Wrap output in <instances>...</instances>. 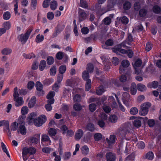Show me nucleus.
Segmentation results:
<instances>
[{"label":"nucleus","mask_w":161,"mask_h":161,"mask_svg":"<svg viewBox=\"0 0 161 161\" xmlns=\"http://www.w3.org/2000/svg\"><path fill=\"white\" fill-rule=\"evenodd\" d=\"M121 65L123 67L127 68L129 65L130 63L128 60H124L121 62Z\"/></svg>","instance_id":"13d9d810"},{"label":"nucleus","mask_w":161,"mask_h":161,"mask_svg":"<svg viewBox=\"0 0 161 161\" xmlns=\"http://www.w3.org/2000/svg\"><path fill=\"white\" fill-rule=\"evenodd\" d=\"M57 6L58 4L57 1L53 0L51 2L50 7L52 10H54L56 9Z\"/></svg>","instance_id":"cd10ccee"},{"label":"nucleus","mask_w":161,"mask_h":161,"mask_svg":"<svg viewBox=\"0 0 161 161\" xmlns=\"http://www.w3.org/2000/svg\"><path fill=\"white\" fill-rule=\"evenodd\" d=\"M1 146L3 151L6 153L8 157L10 158V155L9 154L5 144L3 142H2L1 143Z\"/></svg>","instance_id":"b1692460"},{"label":"nucleus","mask_w":161,"mask_h":161,"mask_svg":"<svg viewBox=\"0 0 161 161\" xmlns=\"http://www.w3.org/2000/svg\"><path fill=\"white\" fill-rule=\"evenodd\" d=\"M50 0H44L43 2L42 6L44 8H47L49 6Z\"/></svg>","instance_id":"338daca9"},{"label":"nucleus","mask_w":161,"mask_h":161,"mask_svg":"<svg viewBox=\"0 0 161 161\" xmlns=\"http://www.w3.org/2000/svg\"><path fill=\"white\" fill-rule=\"evenodd\" d=\"M87 129L91 132H93L95 130L94 125L91 123L88 124L86 126Z\"/></svg>","instance_id":"e433bc0d"},{"label":"nucleus","mask_w":161,"mask_h":161,"mask_svg":"<svg viewBox=\"0 0 161 161\" xmlns=\"http://www.w3.org/2000/svg\"><path fill=\"white\" fill-rule=\"evenodd\" d=\"M47 61L48 64L51 65L54 62V59L53 57L49 56L47 58Z\"/></svg>","instance_id":"4d7b16f0"},{"label":"nucleus","mask_w":161,"mask_h":161,"mask_svg":"<svg viewBox=\"0 0 161 161\" xmlns=\"http://www.w3.org/2000/svg\"><path fill=\"white\" fill-rule=\"evenodd\" d=\"M36 114L32 113L27 118V119L29 122H32V121L34 122V120L37 118Z\"/></svg>","instance_id":"a211bd4d"},{"label":"nucleus","mask_w":161,"mask_h":161,"mask_svg":"<svg viewBox=\"0 0 161 161\" xmlns=\"http://www.w3.org/2000/svg\"><path fill=\"white\" fill-rule=\"evenodd\" d=\"M116 158L115 154L113 153L108 152L106 154L107 161H115Z\"/></svg>","instance_id":"423d86ee"},{"label":"nucleus","mask_w":161,"mask_h":161,"mask_svg":"<svg viewBox=\"0 0 161 161\" xmlns=\"http://www.w3.org/2000/svg\"><path fill=\"white\" fill-rule=\"evenodd\" d=\"M84 134V132L81 129H79L77 130L75 136V139L76 140H79L82 136Z\"/></svg>","instance_id":"ddd939ff"},{"label":"nucleus","mask_w":161,"mask_h":161,"mask_svg":"<svg viewBox=\"0 0 161 161\" xmlns=\"http://www.w3.org/2000/svg\"><path fill=\"white\" fill-rule=\"evenodd\" d=\"M3 28L6 30H9L11 27V24L9 21H6L3 24Z\"/></svg>","instance_id":"c03bdc74"},{"label":"nucleus","mask_w":161,"mask_h":161,"mask_svg":"<svg viewBox=\"0 0 161 161\" xmlns=\"http://www.w3.org/2000/svg\"><path fill=\"white\" fill-rule=\"evenodd\" d=\"M14 99L19 97V94L18 92V88L17 87L14 88Z\"/></svg>","instance_id":"bf43d9fd"},{"label":"nucleus","mask_w":161,"mask_h":161,"mask_svg":"<svg viewBox=\"0 0 161 161\" xmlns=\"http://www.w3.org/2000/svg\"><path fill=\"white\" fill-rule=\"evenodd\" d=\"M155 121L153 119H150L148 120L147 124L150 127H153L155 124Z\"/></svg>","instance_id":"774afa93"},{"label":"nucleus","mask_w":161,"mask_h":161,"mask_svg":"<svg viewBox=\"0 0 161 161\" xmlns=\"http://www.w3.org/2000/svg\"><path fill=\"white\" fill-rule=\"evenodd\" d=\"M87 72L92 73L93 72L94 67L93 65L91 63L87 64V67L86 68Z\"/></svg>","instance_id":"72a5a7b5"},{"label":"nucleus","mask_w":161,"mask_h":161,"mask_svg":"<svg viewBox=\"0 0 161 161\" xmlns=\"http://www.w3.org/2000/svg\"><path fill=\"white\" fill-rule=\"evenodd\" d=\"M14 99L15 102V105L17 107L21 106L24 104V101L22 97H19Z\"/></svg>","instance_id":"f8f14e48"},{"label":"nucleus","mask_w":161,"mask_h":161,"mask_svg":"<svg viewBox=\"0 0 161 161\" xmlns=\"http://www.w3.org/2000/svg\"><path fill=\"white\" fill-rule=\"evenodd\" d=\"M9 125V122L7 120L0 121V127L2 126H4L5 128Z\"/></svg>","instance_id":"de8ad7c7"},{"label":"nucleus","mask_w":161,"mask_h":161,"mask_svg":"<svg viewBox=\"0 0 161 161\" xmlns=\"http://www.w3.org/2000/svg\"><path fill=\"white\" fill-rule=\"evenodd\" d=\"M137 108L135 107L132 108L130 110V112L131 114L133 115L136 114L138 112Z\"/></svg>","instance_id":"09e8293b"},{"label":"nucleus","mask_w":161,"mask_h":161,"mask_svg":"<svg viewBox=\"0 0 161 161\" xmlns=\"http://www.w3.org/2000/svg\"><path fill=\"white\" fill-rule=\"evenodd\" d=\"M154 154L152 152H149L146 154V158L148 160H152L153 158Z\"/></svg>","instance_id":"c9c22d12"},{"label":"nucleus","mask_w":161,"mask_h":161,"mask_svg":"<svg viewBox=\"0 0 161 161\" xmlns=\"http://www.w3.org/2000/svg\"><path fill=\"white\" fill-rule=\"evenodd\" d=\"M153 12L156 14H158L161 10L160 7L157 5H155L153 6Z\"/></svg>","instance_id":"052dcab7"},{"label":"nucleus","mask_w":161,"mask_h":161,"mask_svg":"<svg viewBox=\"0 0 161 161\" xmlns=\"http://www.w3.org/2000/svg\"><path fill=\"white\" fill-rule=\"evenodd\" d=\"M48 133L51 136H55L57 133V131L55 129L51 128L48 131Z\"/></svg>","instance_id":"37998d69"},{"label":"nucleus","mask_w":161,"mask_h":161,"mask_svg":"<svg viewBox=\"0 0 161 161\" xmlns=\"http://www.w3.org/2000/svg\"><path fill=\"white\" fill-rule=\"evenodd\" d=\"M82 153L84 155H87L89 152V149L86 146H84L81 148Z\"/></svg>","instance_id":"412c9836"},{"label":"nucleus","mask_w":161,"mask_h":161,"mask_svg":"<svg viewBox=\"0 0 161 161\" xmlns=\"http://www.w3.org/2000/svg\"><path fill=\"white\" fill-rule=\"evenodd\" d=\"M82 77L83 79L87 81V80H89V75L88 72L86 70L83 71L82 72Z\"/></svg>","instance_id":"a878e982"},{"label":"nucleus","mask_w":161,"mask_h":161,"mask_svg":"<svg viewBox=\"0 0 161 161\" xmlns=\"http://www.w3.org/2000/svg\"><path fill=\"white\" fill-rule=\"evenodd\" d=\"M142 125V123L140 120L136 119L134 120L133 122L134 125L136 128H139Z\"/></svg>","instance_id":"f704fd0d"},{"label":"nucleus","mask_w":161,"mask_h":161,"mask_svg":"<svg viewBox=\"0 0 161 161\" xmlns=\"http://www.w3.org/2000/svg\"><path fill=\"white\" fill-rule=\"evenodd\" d=\"M116 136L115 135H111L110 136L109 139L106 138V141L109 144H113L115 143L116 139Z\"/></svg>","instance_id":"2eb2a0df"},{"label":"nucleus","mask_w":161,"mask_h":161,"mask_svg":"<svg viewBox=\"0 0 161 161\" xmlns=\"http://www.w3.org/2000/svg\"><path fill=\"white\" fill-rule=\"evenodd\" d=\"M131 6V4L129 2L126 1L123 4V7L124 9L127 10L129 9Z\"/></svg>","instance_id":"bb28decb"},{"label":"nucleus","mask_w":161,"mask_h":161,"mask_svg":"<svg viewBox=\"0 0 161 161\" xmlns=\"http://www.w3.org/2000/svg\"><path fill=\"white\" fill-rule=\"evenodd\" d=\"M40 134H36L34 136L31 137L30 138V141L32 143L36 144L39 141Z\"/></svg>","instance_id":"9d476101"},{"label":"nucleus","mask_w":161,"mask_h":161,"mask_svg":"<svg viewBox=\"0 0 161 161\" xmlns=\"http://www.w3.org/2000/svg\"><path fill=\"white\" fill-rule=\"evenodd\" d=\"M135 69V73L136 75L140 74L142 72V67H137V68H134Z\"/></svg>","instance_id":"69168bd1"},{"label":"nucleus","mask_w":161,"mask_h":161,"mask_svg":"<svg viewBox=\"0 0 161 161\" xmlns=\"http://www.w3.org/2000/svg\"><path fill=\"white\" fill-rule=\"evenodd\" d=\"M66 70V67L65 65H63L60 66L59 68V73L63 75L64 73Z\"/></svg>","instance_id":"49530a36"},{"label":"nucleus","mask_w":161,"mask_h":161,"mask_svg":"<svg viewBox=\"0 0 161 161\" xmlns=\"http://www.w3.org/2000/svg\"><path fill=\"white\" fill-rule=\"evenodd\" d=\"M43 36L42 35H41L40 34H38L36 36V42L39 43L42 42L43 40Z\"/></svg>","instance_id":"a18cd8bd"},{"label":"nucleus","mask_w":161,"mask_h":161,"mask_svg":"<svg viewBox=\"0 0 161 161\" xmlns=\"http://www.w3.org/2000/svg\"><path fill=\"white\" fill-rule=\"evenodd\" d=\"M91 80H88L86 81L85 86V90L88 91L91 88Z\"/></svg>","instance_id":"a19ab883"},{"label":"nucleus","mask_w":161,"mask_h":161,"mask_svg":"<svg viewBox=\"0 0 161 161\" xmlns=\"http://www.w3.org/2000/svg\"><path fill=\"white\" fill-rule=\"evenodd\" d=\"M55 94V92H50L47 96V98L48 99L47 101H50L52 103H53L54 102L53 97Z\"/></svg>","instance_id":"1a4fd4ad"},{"label":"nucleus","mask_w":161,"mask_h":161,"mask_svg":"<svg viewBox=\"0 0 161 161\" xmlns=\"http://www.w3.org/2000/svg\"><path fill=\"white\" fill-rule=\"evenodd\" d=\"M122 96V99L124 103H126L130 101V95L127 92H124Z\"/></svg>","instance_id":"4468645a"},{"label":"nucleus","mask_w":161,"mask_h":161,"mask_svg":"<svg viewBox=\"0 0 161 161\" xmlns=\"http://www.w3.org/2000/svg\"><path fill=\"white\" fill-rule=\"evenodd\" d=\"M138 90L141 92H143L146 90V87L142 84L139 83L136 86Z\"/></svg>","instance_id":"4be33fe9"},{"label":"nucleus","mask_w":161,"mask_h":161,"mask_svg":"<svg viewBox=\"0 0 161 161\" xmlns=\"http://www.w3.org/2000/svg\"><path fill=\"white\" fill-rule=\"evenodd\" d=\"M18 120H20L19 124L20 125L18 130V132L22 135H25L26 133V129L25 126V123L21 117H19Z\"/></svg>","instance_id":"7ed1b4c3"},{"label":"nucleus","mask_w":161,"mask_h":161,"mask_svg":"<svg viewBox=\"0 0 161 161\" xmlns=\"http://www.w3.org/2000/svg\"><path fill=\"white\" fill-rule=\"evenodd\" d=\"M28 112V108L27 106H23L22 107L21 109V112L22 114L25 115L27 114Z\"/></svg>","instance_id":"864d4df0"},{"label":"nucleus","mask_w":161,"mask_h":161,"mask_svg":"<svg viewBox=\"0 0 161 161\" xmlns=\"http://www.w3.org/2000/svg\"><path fill=\"white\" fill-rule=\"evenodd\" d=\"M56 73V67L53 66L50 69V73L51 75H54Z\"/></svg>","instance_id":"e2e57ef3"},{"label":"nucleus","mask_w":161,"mask_h":161,"mask_svg":"<svg viewBox=\"0 0 161 161\" xmlns=\"http://www.w3.org/2000/svg\"><path fill=\"white\" fill-rule=\"evenodd\" d=\"M78 14L80 19H86L87 15L84 10L80 9L78 12Z\"/></svg>","instance_id":"9b49d317"},{"label":"nucleus","mask_w":161,"mask_h":161,"mask_svg":"<svg viewBox=\"0 0 161 161\" xmlns=\"http://www.w3.org/2000/svg\"><path fill=\"white\" fill-rule=\"evenodd\" d=\"M64 54L63 52H59L56 54V57L58 59L61 60L63 58Z\"/></svg>","instance_id":"0e129e2a"},{"label":"nucleus","mask_w":161,"mask_h":161,"mask_svg":"<svg viewBox=\"0 0 161 161\" xmlns=\"http://www.w3.org/2000/svg\"><path fill=\"white\" fill-rule=\"evenodd\" d=\"M36 87L37 90L41 92V93H39V96H42L44 94V93L42 90L43 85L39 81H37L36 83Z\"/></svg>","instance_id":"6e6552de"},{"label":"nucleus","mask_w":161,"mask_h":161,"mask_svg":"<svg viewBox=\"0 0 161 161\" xmlns=\"http://www.w3.org/2000/svg\"><path fill=\"white\" fill-rule=\"evenodd\" d=\"M147 13V10L144 9H141L139 12V14L141 17L145 16Z\"/></svg>","instance_id":"8fccbe9b"},{"label":"nucleus","mask_w":161,"mask_h":161,"mask_svg":"<svg viewBox=\"0 0 161 161\" xmlns=\"http://www.w3.org/2000/svg\"><path fill=\"white\" fill-rule=\"evenodd\" d=\"M46 65V63L45 60H42L40 63L39 66V69L41 71L43 70Z\"/></svg>","instance_id":"5701e85b"},{"label":"nucleus","mask_w":161,"mask_h":161,"mask_svg":"<svg viewBox=\"0 0 161 161\" xmlns=\"http://www.w3.org/2000/svg\"><path fill=\"white\" fill-rule=\"evenodd\" d=\"M151 106V103L148 102L144 103L142 104L139 112L140 114L142 116L146 115L148 113V109Z\"/></svg>","instance_id":"f03ea898"},{"label":"nucleus","mask_w":161,"mask_h":161,"mask_svg":"<svg viewBox=\"0 0 161 161\" xmlns=\"http://www.w3.org/2000/svg\"><path fill=\"white\" fill-rule=\"evenodd\" d=\"M94 138L96 141H99L102 138V135L100 133H96L94 135Z\"/></svg>","instance_id":"3c124183"},{"label":"nucleus","mask_w":161,"mask_h":161,"mask_svg":"<svg viewBox=\"0 0 161 161\" xmlns=\"http://www.w3.org/2000/svg\"><path fill=\"white\" fill-rule=\"evenodd\" d=\"M23 56L25 58L31 59L35 57V55L33 53L26 54L24 53L23 54Z\"/></svg>","instance_id":"79ce46f5"},{"label":"nucleus","mask_w":161,"mask_h":161,"mask_svg":"<svg viewBox=\"0 0 161 161\" xmlns=\"http://www.w3.org/2000/svg\"><path fill=\"white\" fill-rule=\"evenodd\" d=\"M63 28H62L61 26L60 25H57L55 28V31L53 34L52 38H54L57 36L58 34H59L63 31Z\"/></svg>","instance_id":"0eeeda50"},{"label":"nucleus","mask_w":161,"mask_h":161,"mask_svg":"<svg viewBox=\"0 0 161 161\" xmlns=\"http://www.w3.org/2000/svg\"><path fill=\"white\" fill-rule=\"evenodd\" d=\"M80 5L81 7L84 8H87L88 6L86 2L83 0H80Z\"/></svg>","instance_id":"6e6d98bb"},{"label":"nucleus","mask_w":161,"mask_h":161,"mask_svg":"<svg viewBox=\"0 0 161 161\" xmlns=\"http://www.w3.org/2000/svg\"><path fill=\"white\" fill-rule=\"evenodd\" d=\"M33 30V28L31 27L27 30L25 34H22L18 36V39L22 44L23 45L26 42Z\"/></svg>","instance_id":"f257e3e1"},{"label":"nucleus","mask_w":161,"mask_h":161,"mask_svg":"<svg viewBox=\"0 0 161 161\" xmlns=\"http://www.w3.org/2000/svg\"><path fill=\"white\" fill-rule=\"evenodd\" d=\"M142 64V61L140 59H138L135 62L134 68H137V67H140Z\"/></svg>","instance_id":"58836bf2"},{"label":"nucleus","mask_w":161,"mask_h":161,"mask_svg":"<svg viewBox=\"0 0 161 161\" xmlns=\"http://www.w3.org/2000/svg\"><path fill=\"white\" fill-rule=\"evenodd\" d=\"M73 108L75 110L79 111L82 109V107L80 104L76 103L73 105Z\"/></svg>","instance_id":"ea45409f"},{"label":"nucleus","mask_w":161,"mask_h":161,"mask_svg":"<svg viewBox=\"0 0 161 161\" xmlns=\"http://www.w3.org/2000/svg\"><path fill=\"white\" fill-rule=\"evenodd\" d=\"M116 3V2L114 0H108L107 1L106 10L104 12H106L107 11L113 10Z\"/></svg>","instance_id":"39448f33"},{"label":"nucleus","mask_w":161,"mask_h":161,"mask_svg":"<svg viewBox=\"0 0 161 161\" xmlns=\"http://www.w3.org/2000/svg\"><path fill=\"white\" fill-rule=\"evenodd\" d=\"M135 153H132L125 158V161H132L133 160L135 159Z\"/></svg>","instance_id":"393cba45"},{"label":"nucleus","mask_w":161,"mask_h":161,"mask_svg":"<svg viewBox=\"0 0 161 161\" xmlns=\"http://www.w3.org/2000/svg\"><path fill=\"white\" fill-rule=\"evenodd\" d=\"M19 124V123H17L16 121L13 122L10 126L11 130L13 131L16 130L18 128Z\"/></svg>","instance_id":"7c9ffc66"},{"label":"nucleus","mask_w":161,"mask_h":161,"mask_svg":"<svg viewBox=\"0 0 161 161\" xmlns=\"http://www.w3.org/2000/svg\"><path fill=\"white\" fill-rule=\"evenodd\" d=\"M50 141L48 136L46 134H43L42 135L41 139V142Z\"/></svg>","instance_id":"2f4dec72"},{"label":"nucleus","mask_w":161,"mask_h":161,"mask_svg":"<svg viewBox=\"0 0 161 161\" xmlns=\"http://www.w3.org/2000/svg\"><path fill=\"white\" fill-rule=\"evenodd\" d=\"M117 120L118 117L115 115H110L109 117V120L112 123H115L117 121Z\"/></svg>","instance_id":"c85d7f7f"},{"label":"nucleus","mask_w":161,"mask_h":161,"mask_svg":"<svg viewBox=\"0 0 161 161\" xmlns=\"http://www.w3.org/2000/svg\"><path fill=\"white\" fill-rule=\"evenodd\" d=\"M136 146L139 148L143 149L145 147V144L144 142L142 141H140L137 143Z\"/></svg>","instance_id":"680f3d73"},{"label":"nucleus","mask_w":161,"mask_h":161,"mask_svg":"<svg viewBox=\"0 0 161 161\" xmlns=\"http://www.w3.org/2000/svg\"><path fill=\"white\" fill-rule=\"evenodd\" d=\"M137 87L136 86V84L134 83H132L131 87V93L133 95H135L137 91Z\"/></svg>","instance_id":"aec40b11"},{"label":"nucleus","mask_w":161,"mask_h":161,"mask_svg":"<svg viewBox=\"0 0 161 161\" xmlns=\"http://www.w3.org/2000/svg\"><path fill=\"white\" fill-rule=\"evenodd\" d=\"M158 83L157 81H154L151 83H148L147 86L150 88H156L158 87Z\"/></svg>","instance_id":"6ab92c4d"},{"label":"nucleus","mask_w":161,"mask_h":161,"mask_svg":"<svg viewBox=\"0 0 161 161\" xmlns=\"http://www.w3.org/2000/svg\"><path fill=\"white\" fill-rule=\"evenodd\" d=\"M36 102V97L35 96L33 97L30 100L28 104V106L30 108H33L35 106Z\"/></svg>","instance_id":"dca6fc26"},{"label":"nucleus","mask_w":161,"mask_h":161,"mask_svg":"<svg viewBox=\"0 0 161 161\" xmlns=\"http://www.w3.org/2000/svg\"><path fill=\"white\" fill-rule=\"evenodd\" d=\"M53 151V149L48 147H46L42 149V151L43 153H49Z\"/></svg>","instance_id":"603ef678"},{"label":"nucleus","mask_w":161,"mask_h":161,"mask_svg":"<svg viewBox=\"0 0 161 161\" xmlns=\"http://www.w3.org/2000/svg\"><path fill=\"white\" fill-rule=\"evenodd\" d=\"M81 96L78 94L75 95L73 97V100L75 102H80L81 100Z\"/></svg>","instance_id":"5fc2aeb1"},{"label":"nucleus","mask_w":161,"mask_h":161,"mask_svg":"<svg viewBox=\"0 0 161 161\" xmlns=\"http://www.w3.org/2000/svg\"><path fill=\"white\" fill-rule=\"evenodd\" d=\"M47 104L45 105V107L47 111H50L52 109V107L51 104L53 103H52L50 101H47Z\"/></svg>","instance_id":"4c0bfd02"},{"label":"nucleus","mask_w":161,"mask_h":161,"mask_svg":"<svg viewBox=\"0 0 161 161\" xmlns=\"http://www.w3.org/2000/svg\"><path fill=\"white\" fill-rule=\"evenodd\" d=\"M105 91V88L103 86L98 87L96 90V93L98 95H102Z\"/></svg>","instance_id":"f3484780"},{"label":"nucleus","mask_w":161,"mask_h":161,"mask_svg":"<svg viewBox=\"0 0 161 161\" xmlns=\"http://www.w3.org/2000/svg\"><path fill=\"white\" fill-rule=\"evenodd\" d=\"M12 52V50L11 49L6 48L2 50V53L3 54L9 55Z\"/></svg>","instance_id":"c756f323"},{"label":"nucleus","mask_w":161,"mask_h":161,"mask_svg":"<svg viewBox=\"0 0 161 161\" xmlns=\"http://www.w3.org/2000/svg\"><path fill=\"white\" fill-rule=\"evenodd\" d=\"M46 116L44 115H41L34 120V124L36 126H41L46 122Z\"/></svg>","instance_id":"20e7f679"},{"label":"nucleus","mask_w":161,"mask_h":161,"mask_svg":"<svg viewBox=\"0 0 161 161\" xmlns=\"http://www.w3.org/2000/svg\"><path fill=\"white\" fill-rule=\"evenodd\" d=\"M11 17V14L8 11L4 12L3 15V17L4 19L7 20L10 19Z\"/></svg>","instance_id":"473e14b6"}]
</instances>
